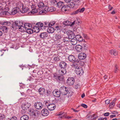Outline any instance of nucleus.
<instances>
[{"instance_id": "f257e3e1", "label": "nucleus", "mask_w": 120, "mask_h": 120, "mask_svg": "<svg viewBox=\"0 0 120 120\" xmlns=\"http://www.w3.org/2000/svg\"><path fill=\"white\" fill-rule=\"evenodd\" d=\"M61 94L64 95H66L68 98L71 97L73 93L71 90L70 88L68 87L64 86H61L59 89Z\"/></svg>"}, {"instance_id": "f03ea898", "label": "nucleus", "mask_w": 120, "mask_h": 120, "mask_svg": "<svg viewBox=\"0 0 120 120\" xmlns=\"http://www.w3.org/2000/svg\"><path fill=\"white\" fill-rule=\"evenodd\" d=\"M23 23L22 21H16L12 23L11 28L12 29L15 30L18 29L22 30V28H24L23 26Z\"/></svg>"}, {"instance_id": "7ed1b4c3", "label": "nucleus", "mask_w": 120, "mask_h": 120, "mask_svg": "<svg viewBox=\"0 0 120 120\" xmlns=\"http://www.w3.org/2000/svg\"><path fill=\"white\" fill-rule=\"evenodd\" d=\"M59 65L61 68V70L60 71L62 74H65L66 73V68L68 66V64L66 62L63 61H61L59 63Z\"/></svg>"}, {"instance_id": "20e7f679", "label": "nucleus", "mask_w": 120, "mask_h": 120, "mask_svg": "<svg viewBox=\"0 0 120 120\" xmlns=\"http://www.w3.org/2000/svg\"><path fill=\"white\" fill-rule=\"evenodd\" d=\"M28 111L31 116L33 117L38 116L40 114V112L38 110L32 108L28 109Z\"/></svg>"}, {"instance_id": "39448f33", "label": "nucleus", "mask_w": 120, "mask_h": 120, "mask_svg": "<svg viewBox=\"0 0 120 120\" xmlns=\"http://www.w3.org/2000/svg\"><path fill=\"white\" fill-rule=\"evenodd\" d=\"M68 59L70 62L73 63H76L77 64H78L81 62L80 60L76 59L75 56L72 55H69L68 57Z\"/></svg>"}, {"instance_id": "423d86ee", "label": "nucleus", "mask_w": 120, "mask_h": 120, "mask_svg": "<svg viewBox=\"0 0 120 120\" xmlns=\"http://www.w3.org/2000/svg\"><path fill=\"white\" fill-rule=\"evenodd\" d=\"M30 106V104L28 102H26L22 104L21 105V107L25 113L26 112L25 110L29 109Z\"/></svg>"}, {"instance_id": "0eeeda50", "label": "nucleus", "mask_w": 120, "mask_h": 120, "mask_svg": "<svg viewBox=\"0 0 120 120\" xmlns=\"http://www.w3.org/2000/svg\"><path fill=\"white\" fill-rule=\"evenodd\" d=\"M33 28L34 29H36L38 30L43 28V24L41 22H37L35 26H33Z\"/></svg>"}, {"instance_id": "6e6552de", "label": "nucleus", "mask_w": 120, "mask_h": 120, "mask_svg": "<svg viewBox=\"0 0 120 120\" xmlns=\"http://www.w3.org/2000/svg\"><path fill=\"white\" fill-rule=\"evenodd\" d=\"M75 71L77 75H79L80 76L82 75L84 73L83 68L80 67L76 68L75 69Z\"/></svg>"}, {"instance_id": "1a4fd4ad", "label": "nucleus", "mask_w": 120, "mask_h": 120, "mask_svg": "<svg viewBox=\"0 0 120 120\" xmlns=\"http://www.w3.org/2000/svg\"><path fill=\"white\" fill-rule=\"evenodd\" d=\"M67 33L68 37L69 39H73L74 38H75V35L73 32L70 30L67 31Z\"/></svg>"}, {"instance_id": "9d476101", "label": "nucleus", "mask_w": 120, "mask_h": 120, "mask_svg": "<svg viewBox=\"0 0 120 120\" xmlns=\"http://www.w3.org/2000/svg\"><path fill=\"white\" fill-rule=\"evenodd\" d=\"M75 82V79L73 78L69 77L67 80V83L69 86H71Z\"/></svg>"}, {"instance_id": "9b49d317", "label": "nucleus", "mask_w": 120, "mask_h": 120, "mask_svg": "<svg viewBox=\"0 0 120 120\" xmlns=\"http://www.w3.org/2000/svg\"><path fill=\"white\" fill-rule=\"evenodd\" d=\"M20 11V10L19 7H17L13 8L11 12V15H15L17 13H19Z\"/></svg>"}, {"instance_id": "f8f14e48", "label": "nucleus", "mask_w": 120, "mask_h": 120, "mask_svg": "<svg viewBox=\"0 0 120 120\" xmlns=\"http://www.w3.org/2000/svg\"><path fill=\"white\" fill-rule=\"evenodd\" d=\"M55 30L56 31L57 33L60 32L62 30V27L60 25L55 24L54 25Z\"/></svg>"}, {"instance_id": "ddd939ff", "label": "nucleus", "mask_w": 120, "mask_h": 120, "mask_svg": "<svg viewBox=\"0 0 120 120\" xmlns=\"http://www.w3.org/2000/svg\"><path fill=\"white\" fill-rule=\"evenodd\" d=\"M60 73L61 75H59L57 81L60 83H64L65 82L64 77L63 76L64 74H62L61 72Z\"/></svg>"}, {"instance_id": "4468645a", "label": "nucleus", "mask_w": 120, "mask_h": 120, "mask_svg": "<svg viewBox=\"0 0 120 120\" xmlns=\"http://www.w3.org/2000/svg\"><path fill=\"white\" fill-rule=\"evenodd\" d=\"M38 92L41 96H42L45 94V90L43 87H40L38 90Z\"/></svg>"}, {"instance_id": "2eb2a0df", "label": "nucleus", "mask_w": 120, "mask_h": 120, "mask_svg": "<svg viewBox=\"0 0 120 120\" xmlns=\"http://www.w3.org/2000/svg\"><path fill=\"white\" fill-rule=\"evenodd\" d=\"M34 106L36 109H40L42 108L43 105L41 102H37L34 103Z\"/></svg>"}, {"instance_id": "dca6fc26", "label": "nucleus", "mask_w": 120, "mask_h": 120, "mask_svg": "<svg viewBox=\"0 0 120 120\" xmlns=\"http://www.w3.org/2000/svg\"><path fill=\"white\" fill-rule=\"evenodd\" d=\"M53 94H54V96L57 98L60 97V94H61L60 90H54L53 92Z\"/></svg>"}, {"instance_id": "f3484780", "label": "nucleus", "mask_w": 120, "mask_h": 120, "mask_svg": "<svg viewBox=\"0 0 120 120\" xmlns=\"http://www.w3.org/2000/svg\"><path fill=\"white\" fill-rule=\"evenodd\" d=\"M55 41H61L63 38V37L60 35L56 34L54 36Z\"/></svg>"}, {"instance_id": "a211bd4d", "label": "nucleus", "mask_w": 120, "mask_h": 120, "mask_svg": "<svg viewBox=\"0 0 120 120\" xmlns=\"http://www.w3.org/2000/svg\"><path fill=\"white\" fill-rule=\"evenodd\" d=\"M78 56L79 60H83L86 57V55L83 52H81L79 54Z\"/></svg>"}, {"instance_id": "6ab92c4d", "label": "nucleus", "mask_w": 120, "mask_h": 120, "mask_svg": "<svg viewBox=\"0 0 120 120\" xmlns=\"http://www.w3.org/2000/svg\"><path fill=\"white\" fill-rule=\"evenodd\" d=\"M41 115L43 116H47L49 114L48 110L45 109H43L41 112Z\"/></svg>"}, {"instance_id": "aec40b11", "label": "nucleus", "mask_w": 120, "mask_h": 120, "mask_svg": "<svg viewBox=\"0 0 120 120\" xmlns=\"http://www.w3.org/2000/svg\"><path fill=\"white\" fill-rule=\"evenodd\" d=\"M85 8H82L81 9H79L76 11H74L72 13V15L77 14L79 12H83L85 10Z\"/></svg>"}, {"instance_id": "412c9836", "label": "nucleus", "mask_w": 120, "mask_h": 120, "mask_svg": "<svg viewBox=\"0 0 120 120\" xmlns=\"http://www.w3.org/2000/svg\"><path fill=\"white\" fill-rule=\"evenodd\" d=\"M56 107V105L53 103L50 104L47 108L50 111L53 110L55 109Z\"/></svg>"}, {"instance_id": "4be33fe9", "label": "nucleus", "mask_w": 120, "mask_h": 120, "mask_svg": "<svg viewBox=\"0 0 120 120\" xmlns=\"http://www.w3.org/2000/svg\"><path fill=\"white\" fill-rule=\"evenodd\" d=\"M48 33L46 32H41L39 36L41 38L45 39L48 36Z\"/></svg>"}, {"instance_id": "5701e85b", "label": "nucleus", "mask_w": 120, "mask_h": 120, "mask_svg": "<svg viewBox=\"0 0 120 120\" xmlns=\"http://www.w3.org/2000/svg\"><path fill=\"white\" fill-rule=\"evenodd\" d=\"M22 6V9L20 10V11L21 13H25L27 12L29 10V9L27 7H24L23 5Z\"/></svg>"}, {"instance_id": "b1692460", "label": "nucleus", "mask_w": 120, "mask_h": 120, "mask_svg": "<svg viewBox=\"0 0 120 120\" xmlns=\"http://www.w3.org/2000/svg\"><path fill=\"white\" fill-rule=\"evenodd\" d=\"M37 5L39 8H41L42 9H44L45 8L46 9V6L44 5V4L42 2H40L39 3L37 4Z\"/></svg>"}, {"instance_id": "393cba45", "label": "nucleus", "mask_w": 120, "mask_h": 120, "mask_svg": "<svg viewBox=\"0 0 120 120\" xmlns=\"http://www.w3.org/2000/svg\"><path fill=\"white\" fill-rule=\"evenodd\" d=\"M75 49L78 52H80L82 51V45H76L75 46Z\"/></svg>"}, {"instance_id": "a878e982", "label": "nucleus", "mask_w": 120, "mask_h": 120, "mask_svg": "<svg viewBox=\"0 0 120 120\" xmlns=\"http://www.w3.org/2000/svg\"><path fill=\"white\" fill-rule=\"evenodd\" d=\"M47 30L49 33H52L55 31L54 28V27H53L50 26L48 28Z\"/></svg>"}, {"instance_id": "bb28decb", "label": "nucleus", "mask_w": 120, "mask_h": 120, "mask_svg": "<svg viewBox=\"0 0 120 120\" xmlns=\"http://www.w3.org/2000/svg\"><path fill=\"white\" fill-rule=\"evenodd\" d=\"M75 38L78 41L81 42L83 41V39L82 37L80 35H77L75 36Z\"/></svg>"}, {"instance_id": "cd10ccee", "label": "nucleus", "mask_w": 120, "mask_h": 120, "mask_svg": "<svg viewBox=\"0 0 120 120\" xmlns=\"http://www.w3.org/2000/svg\"><path fill=\"white\" fill-rule=\"evenodd\" d=\"M68 7V5H64L61 8V11L63 12H65L67 11Z\"/></svg>"}, {"instance_id": "c85d7f7f", "label": "nucleus", "mask_w": 120, "mask_h": 120, "mask_svg": "<svg viewBox=\"0 0 120 120\" xmlns=\"http://www.w3.org/2000/svg\"><path fill=\"white\" fill-rule=\"evenodd\" d=\"M70 41V39L67 37H63V38L61 39V42H64L66 43H68Z\"/></svg>"}, {"instance_id": "c756f323", "label": "nucleus", "mask_w": 120, "mask_h": 120, "mask_svg": "<svg viewBox=\"0 0 120 120\" xmlns=\"http://www.w3.org/2000/svg\"><path fill=\"white\" fill-rule=\"evenodd\" d=\"M116 100V99L115 98L110 103L109 106V108L111 109L115 105V102Z\"/></svg>"}, {"instance_id": "7c9ffc66", "label": "nucleus", "mask_w": 120, "mask_h": 120, "mask_svg": "<svg viewBox=\"0 0 120 120\" xmlns=\"http://www.w3.org/2000/svg\"><path fill=\"white\" fill-rule=\"evenodd\" d=\"M110 53L111 55H113L114 56H116L117 55V52L115 50H111L110 51Z\"/></svg>"}, {"instance_id": "2f4dec72", "label": "nucleus", "mask_w": 120, "mask_h": 120, "mask_svg": "<svg viewBox=\"0 0 120 120\" xmlns=\"http://www.w3.org/2000/svg\"><path fill=\"white\" fill-rule=\"evenodd\" d=\"M75 4L73 2H71L68 3V7L70 8H73Z\"/></svg>"}, {"instance_id": "473e14b6", "label": "nucleus", "mask_w": 120, "mask_h": 120, "mask_svg": "<svg viewBox=\"0 0 120 120\" xmlns=\"http://www.w3.org/2000/svg\"><path fill=\"white\" fill-rule=\"evenodd\" d=\"M44 24H43V28L44 29H45L46 27H49L50 24L49 22L46 21L44 22Z\"/></svg>"}, {"instance_id": "72a5a7b5", "label": "nucleus", "mask_w": 120, "mask_h": 120, "mask_svg": "<svg viewBox=\"0 0 120 120\" xmlns=\"http://www.w3.org/2000/svg\"><path fill=\"white\" fill-rule=\"evenodd\" d=\"M29 117V116L27 115H24L20 117V120H27Z\"/></svg>"}, {"instance_id": "f704fd0d", "label": "nucleus", "mask_w": 120, "mask_h": 120, "mask_svg": "<svg viewBox=\"0 0 120 120\" xmlns=\"http://www.w3.org/2000/svg\"><path fill=\"white\" fill-rule=\"evenodd\" d=\"M64 5V3L60 1L57 2V5L58 8H61V7Z\"/></svg>"}, {"instance_id": "c9c22d12", "label": "nucleus", "mask_w": 120, "mask_h": 120, "mask_svg": "<svg viewBox=\"0 0 120 120\" xmlns=\"http://www.w3.org/2000/svg\"><path fill=\"white\" fill-rule=\"evenodd\" d=\"M24 28H25V29L27 28V27H28L29 28L30 27H32V26L31 24L29 23H26L24 24Z\"/></svg>"}, {"instance_id": "e433bc0d", "label": "nucleus", "mask_w": 120, "mask_h": 120, "mask_svg": "<svg viewBox=\"0 0 120 120\" xmlns=\"http://www.w3.org/2000/svg\"><path fill=\"white\" fill-rule=\"evenodd\" d=\"M82 47L83 51H86L87 50L88 47L87 45L85 44L82 45Z\"/></svg>"}, {"instance_id": "4c0bfd02", "label": "nucleus", "mask_w": 120, "mask_h": 120, "mask_svg": "<svg viewBox=\"0 0 120 120\" xmlns=\"http://www.w3.org/2000/svg\"><path fill=\"white\" fill-rule=\"evenodd\" d=\"M0 29L3 32H6L7 31V29H8V28L7 27L3 26H1Z\"/></svg>"}, {"instance_id": "58836bf2", "label": "nucleus", "mask_w": 120, "mask_h": 120, "mask_svg": "<svg viewBox=\"0 0 120 120\" xmlns=\"http://www.w3.org/2000/svg\"><path fill=\"white\" fill-rule=\"evenodd\" d=\"M26 33L30 34H31L33 33V30L30 28H27L26 29Z\"/></svg>"}, {"instance_id": "ea45409f", "label": "nucleus", "mask_w": 120, "mask_h": 120, "mask_svg": "<svg viewBox=\"0 0 120 120\" xmlns=\"http://www.w3.org/2000/svg\"><path fill=\"white\" fill-rule=\"evenodd\" d=\"M63 24L65 26H70L71 24V22L68 21H64L63 22Z\"/></svg>"}, {"instance_id": "a19ab883", "label": "nucleus", "mask_w": 120, "mask_h": 120, "mask_svg": "<svg viewBox=\"0 0 120 120\" xmlns=\"http://www.w3.org/2000/svg\"><path fill=\"white\" fill-rule=\"evenodd\" d=\"M50 3L52 5H57V2L56 0H51Z\"/></svg>"}, {"instance_id": "79ce46f5", "label": "nucleus", "mask_w": 120, "mask_h": 120, "mask_svg": "<svg viewBox=\"0 0 120 120\" xmlns=\"http://www.w3.org/2000/svg\"><path fill=\"white\" fill-rule=\"evenodd\" d=\"M46 9H47L46 8L45 9V8L44 9V10H43L42 11H40L39 12V13L40 14L42 15L45 14L47 12V11H46Z\"/></svg>"}, {"instance_id": "37998d69", "label": "nucleus", "mask_w": 120, "mask_h": 120, "mask_svg": "<svg viewBox=\"0 0 120 120\" xmlns=\"http://www.w3.org/2000/svg\"><path fill=\"white\" fill-rule=\"evenodd\" d=\"M73 64H72L71 66L75 68V69L76 68H77V67H78V66H79V65H80V64H76V63H73Z\"/></svg>"}, {"instance_id": "c03bdc74", "label": "nucleus", "mask_w": 120, "mask_h": 120, "mask_svg": "<svg viewBox=\"0 0 120 120\" xmlns=\"http://www.w3.org/2000/svg\"><path fill=\"white\" fill-rule=\"evenodd\" d=\"M118 69V67L116 64L115 65V68L114 69V71L115 73H116L119 71Z\"/></svg>"}, {"instance_id": "a18cd8bd", "label": "nucleus", "mask_w": 120, "mask_h": 120, "mask_svg": "<svg viewBox=\"0 0 120 120\" xmlns=\"http://www.w3.org/2000/svg\"><path fill=\"white\" fill-rule=\"evenodd\" d=\"M95 115V114H94L92 115H90L88 117L90 119L93 120L94 119L97 118V117H94V116Z\"/></svg>"}, {"instance_id": "49530a36", "label": "nucleus", "mask_w": 120, "mask_h": 120, "mask_svg": "<svg viewBox=\"0 0 120 120\" xmlns=\"http://www.w3.org/2000/svg\"><path fill=\"white\" fill-rule=\"evenodd\" d=\"M59 75L57 74L56 73H55L53 75V77L55 79H56V81L58 80Z\"/></svg>"}, {"instance_id": "de8ad7c7", "label": "nucleus", "mask_w": 120, "mask_h": 120, "mask_svg": "<svg viewBox=\"0 0 120 120\" xmlns=\"http://www.w3.org/2000/svg\"><path fill=\"white\" fill-rule=\"evenodd\" d=\"M11 22H10L5 21H4L3 25H6V26H9Z\"/></svg>"}, {"instance_id": "09e8293b", "label": "nucleus", "mask_w": 120, "mask_h": 120, "mask_svg": "<svg viewBox=\"0 0 120 120\" xmlns=\"http://www.w3.org/2000/svg\"><path fill=\"white\" fill-rule=\"evenodd\" d=\"M73 2L75 3V4L79 5L80 4V0H72Z\"/></svg>"}, {"instance_id": "8fccbe9b", "label": "nucleus", "mask_w": 120, "mask_h": 120, "mask_svg": "<svg viewBox=\"0 0 120 120\" xmlns=\"http://www.w3.org/2000/svg\"><path fill=\"white\" fill-rule=\"evenodd\" d=\"M44 103L45 104V105L47 107L49 105L50 102L49 101H44Z\"/></svg>"}, {"instance_id": "3c124183", "label": "nucleus", "mask_w": 120, "mask_h": 120, "mask_svg": "<svg viewBox=\"0 0 120 120\" xmlns=\"http://www.w3.org/2000/svg\"><path fill=\"white\" fill-rule=\"evenodd\" d=\"M60 60L59 57L58 56H56L54 57L53 60L57 62L59 61Z\"/></svg>"}, {"instance_id": "603ef678", "label": "nucleus", "mask_w": 120, "mask_h": 120, "mask_svg": "<svg viewBox=\"0 0 120 120\" xmlns=\"http://www.w3.org/2000/svg\"><path fill=\"white\" fill-rule=\"evenodd\" d=\"M49 23L50 24V26H52L53 25L54 26V25L56 24L55 21H54L51 22H49Z\"/></svg>"}, {"instance_id": "864d4df0", "label": "nucleus", "mask_w": 120, "mask_h": 120, "mask_svg": "<svg viewBox=\"0 0 120 120\" xmlns=\"http://www.w3.org/2000/svg\"><path fill=\"white\" fill-rule=\"evenodd\" d=\"M5 115L2 114L0 113V119L3 120L5 118Z\"/></svg>"}, {"instance_id": "5fc2aeb1", "label": "nucleus", "mask_w": 120, "mask_h": 120, "mask_svg": "<svg viewBox=\"0 0 120 120\" xmlns=\"http://www.w3.org/2000/svg\"><path fill=\"white\" fill-rule=\"evenodd\" d=\"M79 85V84L78 83H76L75 85V88L77 89H78L80 87Z\"/></svg>"}, {"instance_id": "6e6d98bb", "label": "nucleus", "mask_w": 120, "mask_h": 120, "mask_svg": "<svg viewBox=\"0 0 120 120\" xmlns=\"http://www.w3.org/2000/svg\"><path fill=\"white\" fill-rule=\"evenodd\" d=\"M38 12V11L37 9H36L35 11L33 10L32 11V10L30 12H29V13H30L31 14H34L36 13L37 12Z\"/></svg>"}, {"instance_id": "4d7b16f0", "label": "nucleus", "mask_w": 120, "mask_h": 120, "mask_svg": "<svg viewBox=\"0 0 120 120\" xmlns=\"http://www.w3.org/2000/svg\"><path fill=\"white\" fill-rule=\"evenodd\" d=\"M49 77V75L48 73H46L44 75V77L45 78L48 79Z\"/></svg>"}, {"instance_id": "13d9d810", "label": "nucleus", "mask_w": 120, "mask_h": 120, "mask_svg": "<svg viewBox=\"0 0 120 120\" xmlns=\"http://www.w3.org/2000/svg\"><path fill=\"white\" fill-rule=\"evenodd\" d=\"M17 117L16 116H13L12 117L10 120H17Z\"/></svg>"}, {"instance_id": "bf43d9fd", "label": "nucleus", "mask_w": 120, "mask_h": 120, "mask_svg": "<svg viewBox=\"0 0 120 120\" xmlns=\"http://www.w3.org/2000/svg\"><path fill=\"white\" fill-rule=\"evenodd\" d=\"M81 106L83 107L86 108L87 107V106L86 104H82L81 105Z\"/></svg>"}, {"instance_id": "052dcab7", "label": "nucleus", "mask_w": 120, "mask_h": 120, "mask_svg": "<svg viewBox=\"0 0 120 120\" xmlns=\"http://www.w3.org/2000/svg\"><path fill=\"white\" fill-rule=\"evenodd\" d=\"M28 80H29L30 81H33L34 80V79L33 78L31 77H30L28 79Z\"/></svg>"}, {"instance_id": "680f3d73", "label": "nucleus", "mask_w": 120, "mask_h": 120, "mask_svg": "<svg viewBox=\"0 0 120 120\" xmlns=\"http://www.w3.org/2000/svg\"><path fill=\"white\" fill-rule=\"evenodd\" d=\"M31 8L32 9V11H33V10L35 11V10H36V8H35V6L34 5H32L31 6Z\"/></svg>"}, {"instance_id": "e2e57ef3", "label": "nucleus", "mask_w": 120, "mask_h": 120, "mask_svg": "<svg viewBox=\"0 0 120 120\" xmlns=\"http://www.w3.org/2000/svg\"><path fill=\"white\" fill-rule=\"evenodd\" d=\"M110 101L108 100H107L105 101V104H106L107 105L109 104L110 103Z\"/></svg>"}, {"instance_id": "0e129e2a", "label": "nucleus", "mask_w": 120, "mask_h": 120, "mask_svg": "<svg viewBox=\"0 0 120 120\" xmlns=\"http://www.w3.org/2000/svg\"><path fill=\"white\" fill-rule=\"evenodd\" d=\"M103 114L104 116H108L109 115V112H107L104 113Z\"/></svg>"}, {"instance_id": "69168bd1", "label": "nucleus", "mask_w": 120, "mask_h": 120, "mask_svg": "<svg viewBox=\"0 0 120 120\" xmlns=\"http://www.w3.org/2000/svg\"><path fill=\"white\" fill-rule=\"evenodd\" d=\"M108 8L109 9V10H108V11H111L112 8H113V7H111V5H109L108 6Z\"/></svg>"}, {"instance_id": "338daca9", "label": "nucleus", "mask_w": 120, "mask_h": 120, "mask_svg": "<svg viewBox=\"0 0 120 120\" xmlns=\"http://www.w3.org/2000/svg\"><path fill=\"white\" fill-rule=\"evenodd\" d=\"M73 117V116H67L65 117V118H66L67 119H71Z\"/></svg>"}, {"instance_id": "774afa93", "label": "nucleus", "mask_w": 120, "mask_h": 120, "mask_svg": "<svg viewBox=\"0 0 120 120\" xmlns=\"http://www.w3.org/2000/svg\"><path fill=\"white\" fill-rule=\"evenodd\" d=\"M84 62H82L81 61V62H80V65L81 66H83L84 65Z\"/></svg>"}]
</instances>
